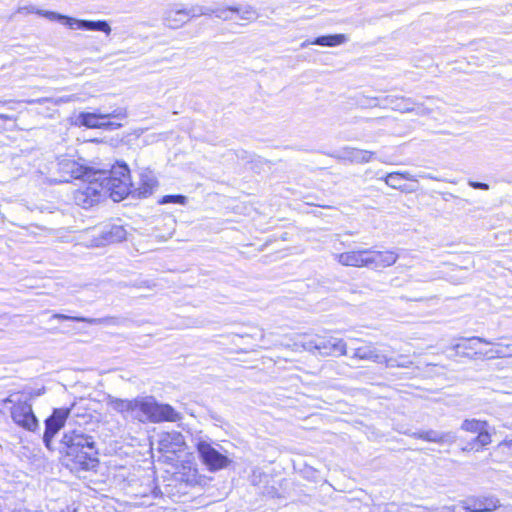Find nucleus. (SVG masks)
<instances>
[{
  "label": "nucleus",
  "mask_w": 512,
  "mask_h": 512,
  "mask_svg": "<svg viewBox=\"0 0 512 512\" xmlns=\"http://www.w3.org/2000/svg\"><path fill=\"white\" fill-rule=\"evenodd\" d=\"M198 8H193L191 11L185 9H169L165 13V23L168 27L177 29L188 21L189 17L197 14Z\"/></svg>",
  "instance_id": "18"
},
{
  "label": "nucleus",
  "mask_w": 512,
  "mask_h": 512,
  "mask_svg": "<svg viewBox=\"0 0 512 512\" xmlns=\"http://www.w3.org/2000/svg\"><path fill=\"white\" fill-rule=\"evenodd\" d=\"M133 400L119 399L110 397L107 401V405L114 411L119 413H131L133 415Z\"/></svg>",
  "instance_id": "25"
},
{
  "label": "nucleus",
  "mask_w": 512,
  "mask_h": 512,
  "mask_svg": "<svg viewBox=\"0 0 512 512\" xmlns=\"http://www.w3.org/2000/svg\"><path fill=\"white\" fill-rule=\"evenodd\" d=\"M107 193L114 201L123 200L131 190L130 171L126 164H117L112 167L105 179Z\"/></svg>",
  "instance_id": "5"
},
{
  "label": "nucleus",
  "mask_w": 512,
  "mask_h": 512,
  "mask_svg": "<svg viewBox=\"0 0 512 512\" xmlns=\"http://www.w3.org/2000/svg\"><path fill=\"white\" fill-rule=\"evenodd\" d=\"M133 406V416L141 422H175L181 419L180 414L172 406L159 404L151 396L135 398Z\"/></svg>",
  "instance_id": "2"
},
{
  "label": "nucleus",
  "mask_w": 512,
  "mask_h": 512,
  "mask_svg": "<svg viewBox=\"0 0 512 512\" xmlns=\"http://www.w3.org/2000/svg\"><path fill=\"white\" fill-rule=\"evenodd\" d=\"M127 231L121 225H109L101 231L86 233L83 244L89 248H99L126 240Z\"/></svg>",
  "instance_id": "6"
},
{
  "label": "nucleus",
  "mask_w": 512,
  "mask_h": 512,
  "mask_svg": "<svg viewBox=\"0 0 512 512\" xmlns=\"http://www.w3.org/2000/svg\"><path fill=\"white\" fill-rule=\"evenodd\" d=\"M329 345L331 355L336 352L342 356L347 354V344L342 339L329 338Z\"/></svg>",
  "instance_id": "30"
},
{
  "label": "nucleus",
  "mask_w": 512,
  "mask_h": 512,
  "mask_svg": "<svg viewBox=\"0 0 512 512\" xmlns=\"http://www.w3.org/2000/svg\"><path fill=\"white\" fill-rule=\"evenodd\" d=\"M419 438L436 443L453 442L455 439L454 435L450 432L440 434L432 430L419 434Z\"/></svg>",
  "instance_id": "28"
},
{
  "label": "nucleus",
  "mask_w": 512,
  "mask_h": 512,
  "mask_svg": "<svg viewBox=\"0 0 512 512\" xmlns=\"http://www.w3.org/2000/svg\"><path fill=\"white\" fill-rule=\"evenodd\" d=\"M0 119L1 120H11L12 117L10 115H7V114H1L0 113Z\"/></svg>",
  "instance_id": "40"
},
{
  "label": "nucleus",
  "mask_w": 512,
  "mask_h": 512,
  "mask_svg": "<svg viewBox=\"0 0 512 512\" xmlns=\"http://www.w3.org/2000/svg\"><path fill=\"white\" fill-rule=\"evenodd\" d=\"M126 117V111L124 109H116L108 114H101L95 112H81L76 118L75 124L79 126H85L87 128H105V129H116L121 126L119 123L109 121L110 118L124 119Z\"/></svg>",
  "instance_id": "7"
},
{
  "label": "nucleus",
  "mask_w": 512,
  "mask_h": 512,
  "mask_svg": "<svg viewBox=\"0 0 512 512\" xmlns=\"http://www.w3.org/2000/svg\"><path fill=\"white\" fill-rule=\"evenodd\" d=\"M310 42H311L310 40H307V41L303 42V43L301 44V47H302V48H305V47H307V46H309V45H312Z\"/></svg>",
  "instance_id": "41"
},
{
  "label": "nucleus",
  "mask_w": 512,
  "mask_h": 512,
  "mask_svg": "<svg viewBox=\"0 0 512 512\" xmlns=\"http://www.w3.org/2000/svg\"><path fill=\"white\" fill-rule=\"evenodd\" d=\"M77 99L75 95H65L57 98H39V99H31L26 100L25 102L28 104H44L49 103L52 106H59L61 104L73 102Z\"/></svg>",
  "instance_id": "26"
},
{
  "label": "nucleus",
  "mask_w": 512,
  "mask_h": 512,
  "mask_svg": "<svg viewBox=\"0 0 512 512\" xmlns=\"http://www.w3.org/2000/svg\"><path fill=\"white\" fill-rule=\"evenodd\" d=\"M396 362H397L398 364H400L397 360H396ZM402 364H403V365H405L404 367H408L409 365H411V362H408V363H402Z\"/></svg>",
  "instance_id": "42"
},
{
  "label": "nucleus",
  "mask_w": 512,
  "mask_h": 512,
  "mask_svg": "<svg viewBox=\"0 0 512 512\" xmlns=\"http://www.w3.org/2000/svg\"><path fill=\"white\" fill-rule=\"evenodd\" d=\"M320 336L299 335L294 341V349L301 347L303 350L313 352L317 350Z\"/></svg>",
  "instance_id": "23"
},
{
  "label": "nucleus",
  "mask_w": 512,
  "mask_h": 512,
  "mask_svg": "<svg viewBox=\"0 0 512 512\" xmlns=\"http://www.w3.org/2000/svg\"><path fill=\"white\" fill-rule=\"evenodd\" d=\"M409 180L414 181V177L409 172H392L385 176L384 182L391 188L402 189V181Z\"/></svg>",
  "instance_id": "24"
},
{
  "label": "nucleus",
  "mask_w": 512,
  "mask_h": 512,
  "mask_svg": "<svg viewBox=\"0 0 512 512\" xmlns=\"http://www.w3.org/2000/svg\"><path fill=\"white\" fill-rule=\"evenodd\" d=\"M469 185L475 189H482V190H488L489 186L486 183H480V182H474L470 181Z\"/></svg>",
  "instance_id": "38"
},
{
  "label": "nucleus",
  "mask_w": 512,
  "mask_h": 512,
  "mask_svg": "<svg viewBox=\"0 0 512 512\" xmlns=\"http://www.w3.org/2000/svg\"><path fill=\"white\" fill-rule=\"evenodd\" d=\"M35 13L50 21H58L63 23L71 30H86V31H100L106 35H110L112 29L108 22L104 20L90 21L73 18L70 16L62 15L60 13L48 10L37 9L34 6L20 8L19 12Z\"/></svg>",
  "instance_id": "3"
},
{
  "label": "nucleus",
  "mask_w": 512,
  "mask_h": 512,
  "mask_svg": "<svg viewBox=\"0 0 512 512\" xmlns=\"http://www.w3.org/2000/svg\"><path fill=\"white\" fill-rule=\"evenodd\" d=\"M157 184L158 182L155 176L150 171L142 172L140 176V184L137 188L138 194L143 197L150 195L157 187Z\"/></svg>",
  "instance_id": "20"
},
{
  "label": "nucleus",
  "mask_w": 512,
  "mask_h": 512,
  "mask_svg": "<svg viewBox=\"0 0 512 512\" xmlns=\"http://www.w3.org/2000/svg\"><path fill=\"white\" fill-rule=\"evenodd\" d=\"M334 258L342 266L355 268L369 267V249L345 251L335 254Z\"/></svg>",
  "instance_id": "13"
},
{
  "label": "nucleus",
  "mask_w": 512,
  "mask_h": 512,
  "mask_svg": "<svg viewBox=\"0 0 512 512\" xmlns=\"http://www.w3.org/2000/svg\"><path fill=\"white\" fill-rule=\"evenodd\" d=\"M352 357L359 360L372 361L377 364H384L386 367L404 366L403 364H398L396 359L383 354L372 344L356 348Z\"/></svg>",
  "instance_id": "11"
},
{
  "label": "nucleus",
  "mask_w": 512,
  "mask_h": 512,
  "mask_svg": "<svg viewBox=\"0 0 512 512\" xmlns=\"http://www.w3.org/2000/svg\"><path fill=\"white\" fill-rule=\"evenodd\" d=\"M234 12L239 14L240 19L252 21L257 18L256 10L252 6L238 7L235 6L233 8Z\"/></svg>",
  "instance_id": "29"
},
{
  "label": "nucleus",
  "mask_w": 512,
  "mask_h": 512,
  "mask_svg": "<svg viewBox=\"0 0 512 512\" xmlns=\"http://www.w3.org/2000/svg\"><path fill=\"white\" fill-rule=\"evenodd\" d=\"M184 445V437L179 432H166L159 436V450L164 453L175 454L181 451Z\"/></svg>",
  "instance_id": "15"
},
{
  "label": "nucleus",
  "mask_w": 512,
  "mask_h": 512,
  "mask_svg": "<svg viewBox=\"0 0 512 512\" xmlns=\"http://www.w3.org/2000/svg\"><path fill=\"white\" fill-rule=\"evenodd\" d=\"M52 318L58 319V320H72V321H77V322H86L89 324H99L101 322L100 319L86 318V317H73V316H68V315L60 314V313L53 314Z\"/></svg>",
  "instance_id": "31"
},
{
  "label": "nucleus",
  "mask_w": 512,
  "mask_h": 512,
  "mask_svg": "<svg viewBox=\"0 0 512 512\" xmlns=\"http://www.w3.org/2000/svg\"><path fill=\"white\" fill-rule=\"evenodd\" d=\"M67 465L72 469H89L94 462V441L82 432L67 431L62 439Z\"/></svg>",
  "instance_id": "1"
},
{
  "label": "nucleus",
  "mask_w": 512,
  "mask_h": 512,
  "mask_svg": "<svg viewBox=\"0 0 512 512\" xmlns=\"http://www.w3.org/2000/svg\"><path fill=\"white\" fill-rule=\"evenodd\" d=\"M11 418L16 425L25 430L35 431L38 428V420L33 413L31 404L27 401L19 400L11 408Z\"/></svg>",
  "instance_id": "10"
},
{
  "label": "nucleus",
  "mask_w": 512,
  "mask_h": 512,
  "mask_svg": "<svg viewBox=\"0 0 512 512\" xmlns=\"http://www.w3.org/2000/svg\"><path fill=\"white\" fill-rule=\"evenodd\" d=\"M347 41L348 38L345 34H334L317 37L310 43L326 47H336L346 43Z\"/></svg>",
  "instance_id": "21"
},
{
  "label": "nucleus",
  "mask_w": 512,
  "mask_h": 512,
  "mask_svg": "<svg viewBox=\"0 0 512 512\" xmlns=\"http://www.w3.org/2000/svg\"><path fill=\"white\" fill-rule=\"evenodd\" d=\"M467 512H492L500 507V500L495 496H472L460 502Z\"/></svg>",
  "instance_id": "12"
},
{
  "label": "nucleus",
  "mask_w": 512,
  "mask_h": 512,
  "mask_svg": "<svg viewBox=\"0 0 512 512\" xmlns=\"http://www.w3.org/2000/svg\"><path fill=\"white\" fill-rule=\"evenodd\" d=\"M158 202L159 204L175 203L185 205L187 198L183 195H166L163 196Z\"/></svg>",
  "instance_id": "33"
},
{
  "label": "nucleus",
  "mask_w": 512,
  "mask_h": 512,
  "mask_svg": "<svg viewBox=\"0 0 512 512\" xmlns=\"http://www.w3.org/2000/svg\"><path fill=\"white\" fill-rule=\"evenodd\" d=\"M498 448L506 449L507 453L512 456V440L505 439L498 444Z\"/></svg>",
  "instance_id": "37"
},
{
  "label": "nucleus",
  "mask_w": 512,
  "mask_h": 512,
  "mask_svg": "<svg viewBox=\"0 0 512 512\" xmlns=\"http://www.w3.org/2000/svg\"><path fill=\"white\" fill-rule=\"evenodd\" d=\"M233 8H235V6L218 8V9L199 7L196 15H201V16L202 15H205V16L215 15L219 19L228 21V20L232 19V14L235 13Z\"/></svg>",
  "instance_id": "22"
},
{
  "label": "nucleus",
  "mask_w": 512,
  "mask_h": 512,
  "mask_svg": "<svg viewBox=\"0 0 512 512\" xmlns=\"http://www.w3.org/2000/svg\"><path fill=\"white\" fill-rule=\"evenodd\" d=\"M384 101L386 102L385 106H390L392 109L400 112H411L413 111L412 107L407 106L406 102H411L410 99H405L404 97H394L387 96Z\"/></svg>",
  "instance_id": "27"
},
{
  "label": "nucleus",
  "mask_w": 512,
  "mask_h": 512,
  "mask_svg": "<svg viewBox=\"0 0 512 512\" xmlns=\"http://www.w3.org/2000/svg\"><path fill=\"white\" fill-rule=\"evenodd\" d=\"M197 450L203 463L210 471L224 469L231 462L227 456L221 454L207 441H199L197 443Z\"/></svg>",
  "instance_id": "9"
},
{
  "label": "nucleus",
  "mask_w": 512,
  "mask_h": 512,
  "mask_svg": "<svg viewBox=\"0 0 512 512\" xmlns=\"http://www.w3.org/2000/svg\"><path fill=\"white\" fill-rule=\"evenodd\" d=\"M398 260V254L393 250L376 251L369 249V267L385 268L395 264Z\"/></svg>",
  "instance_id": "16"
},
{
  "label": "nucleus",
  "mask_w": 512,
  "mask_h": 512,
  "mask_svg": "<svg viewBox=\"0 0 512 512\" xmlns=\"http://www.w3.org/2000/svg\"><path fill=\"white\" fill-rule=\"evenodd\" d=\"M461 429L476 437L462 448L463 451H479L483 447L488 446L492 442L489 425L486 421L478 419H465L461 424Z\"/></svg>",
  "instance_id": "8"
},
{
  "label": "nucleus",
  "mask_w": 512,
  "mask_h": 512,
  "mask_svg": "<svg viewBox=\"0 0 512 512\" xmlns=\"http://www.w3.org/2000/svg\"><path fill=\"white\" fill-rule=\"evenodd\" d=\"M88 183L75 194V201L78 205L88 208L99 202L101 198L108 196L105 179L107 173L103 171L94 172L92 175H85Z\"/></svg>",
  "instance_id": "4"
},
{
  "label": "nucleus",
  "mask_w": 512,
  "mask_h": 512,
  "mask_svg": "<svg viewBox=\"0 0 512 512\" xmlns=\"http://www.w3.org/2000/svg\"><path fill=\"white\" fill-rule=\"evenodd\" d=\"M59 170L71 178H80L87 175V168L78 161L70 158L62 159L59 162Z\"/></svg>",
  "instance_id": "19"
},
{
  "label": "nucleus",
  "mask_w": 512,
  "mask_h": 512,
  "mask_svg": "<svg viewBox=\"0 0 512 512\" xmlns=\"http://www.w3.org/2000/svg\"><path fill=\"white\" fill-rule=\"evenodd\" d=\"M19 400H20V399L15 400V399H14V395H10L9 397L5 398L2 402H3V404H5V405H6V404H9V403H10V404H14V405H15Z\"/></svg>",
  "instance_id": "39"
},
{
  "label": "nucleus",
  "mask_w": 512,
  "mask_h": 512,
  "mask_svg": "<svg viewBox=\"0 0 512 512\" xmlns=\"http://www.w3.org/2000/svg\"><path fill=\"white\" fill-rule=\"evenodd\" d=\"M478 343H485V344H491L488 340L481 338V337H472L469 339H466L464 343L457 344V348H463V349H474L476 348Z\"/></svg>",
  "instance_id": "32"
},
{
  "label": "nucleus",
  "mask_w": 512,
  "mask_h": 512,
  "mask_svg": "<svg viewBox=\"0 0 512 512\" xmlns=\"http://www.w3.org/2000/svg\"><path fill=\"white\" fill-rule=\"evenodd\" d=\"M70 410L67 408L55 409L46 420V430L43 436L45 445L49 448L53 437L64 426Z\"/></svg>",
  "instance_id": "14"
},
{
  "label": "nucleus",
  "mask_w": 512,
  "mask_h": 512,
  "mask_svg": "<svg viewBox=\"0 0 512 512\" xmlns=\"http://www.w3.org/2000/svg\"><path fill=\"white\" fill-rule=\"evenodd\" d=\"M475 354L481 358H486V359H496L497 358V353H496L495 348L489 349L485 352H481V351L476 352Z\"/></svg>",
  "instance_id": "36"
},
{
  "label": "nucleus",
  "mask_w": 512,
  "mask_h": 512,
  "mask_svg": "<svg viewBox=\"0 0 512 512\" xmlns=\"http://www.w3.org/2000/svg\"><path fill=\"white\" fill-rule=\"evenodd\" d=\"M495 349H496V353H497V358L512 356V346L511 345L499 344V345H497V347Z\"/></svg>",
  "instance_id": "35"
},
{
  "label": "nucleus",
  "mask_w": 512,
  "mask_h": 512,
  "mask_svg": "<svg viewBox=\"0 0 512 512\" xmlns=\"http://www.w3.org/2000/svg\"><path fill=\"white\" fill-rule=\"evenodd\" d=\"M372 151L355 147H345L340 151L339 158L356 164L369 163L374 158Z\"/></svg>",
  "instance_id": "17"
},
{
  "label": "nucleus",
  "mask_w": 512,
  "mask_h": 512,
  "mask_svg": "<svg viewBox=\"0 0 512 512\" xmlns=\"http://www.w3.org/2000/svg\"><path fill=\"white\" fill-rule=\"evenodd\" d=\"M317 350L319 351V354L322 356H330L331 351H330V345H329V338L326 339V338L320 337Z\"/></svg>",
  "instance_id": "34"
}]
</instances>
